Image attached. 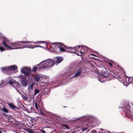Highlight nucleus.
I'll use <instances>...</instances> for the list:
<instances>
[{
    "label": "nucleus",
    "instance_id": "23",
    "mask_svg": "<svg viewBox=\"0 0 133 133\" xmlns=\"http://www.w3.org/2000/svg\"><path fill=\"white\" fill-rule=\"evenodd\" d=\"M39 92V90L37 89H36L35 90V92L34 93L35 95H36Z\"/></svg>",
    "mask_w": 133,
    "mask_h": 133
},
{
    "label": "nucleus",
    "instance_id": "18",
    "mask_svg": "<svg viewBox=\"0 0 133 133\" xmlns=\"http://www.w3.org/2000/svg\"><path fill=\"white\" fill-rule=\"evenodd\" d=\"M108 73V75H111L112 76H113V75H116V74H115V72L113 71H110Z\"/></svg>",
    "mask_w": 133,
    "mask_h": 133
},
{
    "label": "nucleus",
    "instance_id": "33",
    "mask_svg": "<svg viewBox=\"0 0 133 133\" xmlns=\"http://www.w3.org/2000/svg\"><path fill=\"white\" fill-rule=\"evenodd\" d=\"M41 131L43 133H46V132L44 130L42 129L41 130Z\"/></svg>",
    "mask_w": 133,
    "mask_h": 133
},
{
    "label": "nucleus",
    "instance_id": "38",
    "mask_svg": "<svg viewBox=\"0 0 133 133\" xmlns=\"http://www.w3.org/2000/svg\"><path fill=\"white\" fill-rule=\"evenodd\" d=\"M60 132L61 133H64V132H62V131H61Z\"/></svg>",
    "mask_w": 133,
    "mask_h": 133
},
{
    "label": "nucleus",
    "instance_id": "40",
    "mask_svg": "<svg viewBox=\"0 0 133 133\" xmlns=\"http://www.w3.org/2000/svg\"><path fill=\"white\" fill-rule=\"evenodd\" d=\"M101 130H102V131H103V130L102 129H101Z\"/></svg>",
    "mask_w": 133,
    "mask_h": 133
},
{
    "label": "nucleus",
    "instance_id": "24",
    "mask_svg": "<svg viewBox=\"0 0 133 133\" xmlns=\"http://www.w3.org/2000/svg\"><path fill=\"white\" fill-rule=\"evenodd\" d=\"M37 69H38L37 67H34L32 69V71L33 72H35Z\"/></svg>",
    "mask_w": 133,
    "mask_h": 133
},
{
    "label": "nucleus",
    "instance_id": "11",
    "mask_svg": "<svg viewBox=\"0 0 133 133\" xmlns=\"http://www.w3.org/2000/svg\"><path fill=\"white\" fill-rule=\"evenodd\" d=\"M63 59L62 57H57L54 59L55 60V63H61L63 60Z\"/></svg>",
    "mask_w": 133,
    "mask_h": 133
},
{
    "label": "nucleus",
    "instance_id": "36",
    "mask_svg": "<svg viewBox=\"0 0 133 133\" xmlns=\"http://www.w3.org/2000/svg\"><path fill=\"white\" fill-rule=\"evenodd\" d=\"M109 61H111L112 63H114V62L110 60H109Z\"/></svg>",
    "mask_w": 133,
    "mask_h": 133
},
{
    "label": "nucleus",
    "instance_id": "19",
    "mask_svg": "<svg viewBox=\"0 0 133 133\" xmlns=\"http://www.w3.org/2000/svg\"><path fill=\"white\" fill-rule=\"evenodd\" d=\"M26 131V132L29 133H34L32 129L29 128L27 129Z\"/></svg>",
    "mask_w": 133,
    "mask_h": 133
},
{
    "label": "nucleus",
    "instance_id": "29",
    "mask_svg": "<svg viewBox=\"0 0 133 133\" xmlns=\"http://www.w3.org/2000/svg\"><path fill=\"white\" fill-rule=\"evenodd\" d=\"M35 107L36 108V109L37 110H38V107L37 104V103H35Z\"/></svg>",
    "mask_w": 133,
    "mask_h": 133
},
{
    "label": "nucleus",
    "instance_id": "27",
    "mask_svg": "<svg viewBox=\"0 0 133 133\" xmlns=\"http://www.w3.org/2000/svg\"><path fill=\"white\" fill-rule=\"evenodd\" d=\"M5 48L3 47H0V50L2 52V51L5 50Z\"/></svg>",
    "mask_w": 133,
    "mask_h": 133
},
{
    "label": "nucleus",
    "instance_id": "1",
    "mask_svg": "<svg viewBox=\"0 0 133 133\" xmlns=\"http://www.w3.org/2000/svg\"><path fill=\"white\" fill-rule=\"evenodd\" d=\"M34 43H37L38 44L43 43L46 45L47 42L44 41H39L35 42H30L25 41H18L16 42L11 43H10V44L12 46V47L10 46L7 44L6 41L5 40H3L2 43L5 46L8 48V50L22 49L25 48H34L37 47H42L39 45H36L34 44Z\"/></svg>",
    "mask_w": 133,
    "mask_h": 133
},
{
    "label": "nucleus",
    "instance_id": "42",
    "mask_svg": "<svg viewBox=\"0 0 133 133\" xmlns=\"http://www.w3.org/2000/svg\"><path fill=\"white\" fill-rule=\"evenodd\" d=\"M0 133H2V132L1 131H0Z\"/></svg>",
    "mask_w": 133,
    "mask_h": 133
},
{
    "label": "nucleus",
    "instance_id": "2",
    "mask_svg": "<svg viewBox=\"0 0 133 133\" xmlns=\"http://www.w3.org/2000/svg\"><path fill=\"white\" fill-rule=\"evenodd\" d=\"M117 76V78L119 81H122L125 83L129 84L133 82V77H124L125 75L124 74L123 75H118Z\"/></svg>",
    "mask_w": 133,
    "mask_h": 133
},
{
    "label": "nucleus",
    "instance_id": "10",
    "mask_svg": "<svg viewBox=\"0 0 133 133\" xmlns=\"http://www.w3.org/2000/svg\"><path fill=\"white\" fill-rule=\"evenodd\" d=\"M84 49L85 50H86L85 48H81L80 49L81 51L79 50V51H77L76 50L75 54L77 55L81 56L83 54V53L84 52Z\"/></svg>",
    "mask_w": 133,
    "mask_h": 133
},
{
    "label": "nucleus",
    "instance_id": "12",
    "mask_svg": "<svg viewBox=\"0 0 133 133\" xmlns=\"http://www.w3.org/2000/svg\"><path fill=\"white\" fill-rule=\"evenodd\" d=\"M22 85L24 87L26 86L27 85V82L25 79H23L21 81Z\"/></svg>",
    "mask_w": 133,
    "mask_h": 133
},
{
    "label": "nucleus",
    "instance_id": "41",
    "mask_svg": "<svg viewBox=\"0 0 133 133\" xmlns=\"http://www.w3.org/2000/svg\"><path fill=\"white\" fill-rule=\"evenodd\" d=\"M50 129L49 128L48 129V130H49Z\"/></svg>",
    "mask_w": 133,
    "mask_h": 133
},
{
    "label": "nucleus",
    "instance_id": "3",
    "mask_svg": "<svg viewBox=\"0 0 133 133\" xmlns=\"http://www.w3.org/2000/svg\"><path fill=\"white\" fill-rule=\"evenodd\" d=\"M17 69V67L15 65L1 68L3 72L4 73L9 75L12 74L14 73V71Z\"/></svg>",
    "mask_w": 133,
    "mask_h": 133
},
{
    "label": "nucleus",
    "instance_id": "6",
    "mask_svg": "<svg viewBox=\"0 0 133 133\" xmlns=\"http://www.w3.org/2000/svg\"><path fill=\"white\" fill-rule=\"evenodd\" d=\"M83 69L81 67H77L75 69L74 72L75 73L74 77H77L80 75L82 72Z\"/></svg>",
    "mask_w": 133,
    "mask_h": 133
},
{
    "label": "nucleus",
    "instance_id": "43",
    "mask_svg": "<svg viewBox=\"0 0 133 133\" xmlns=\"http://www.w3.org/2000/svg\"><path fill=\"white\" fill-rule=\"evenodd\" d=\"M23 39H24V38Z\"/></svg>",
    "mask_w": 133,
    "mask_h": 133
},
{
    "label": "nucleus",
    "instance_id": "34",
    "mask_svg": "<svg viewBox=\"0 0 133 133\" xmlns=\"http://www.w3.org/2000/svg\"><path fill=\"white\" fill-rule=\"evenodd\" d=\"M24 97V98L25 99L27 100L28 99V98L27 97H26V96H25Z\"/></svg>",
    "mask_w": 133,
    "mask_h": 133
},
{
    "label": "nucleus",
    "instance_id": "20",
    "mask_svg": "<svg viewBox=\"0 0 133 133\" xmlns=\"http://www.w3.org/2000/svg\"><path fill=\"white\" fill-rule=\"evenodd\" d=\"M130 105L128 104L127 105V106L126 107V109L127 110L128 112H130Z\"/></svg>",
    "mask_w": 133,
    "mask_h": 133
},
{
    "label": "nucleus",
    "instance_id": "25",
    "mask_svg": "<svg viewBox=\"0 0 133 133\" xmlns=\"http://www.w3.org/2000/svg\"><path fill=\"white\" fill-rule=\"evenodd\" d=\"M108 63L109 67L111 68L113 67V66L112 63L110 62H108Z\"/></svg>",
    "mask_w": 133,
    "mask_h": 133
},
{
    "label": "nucleus",
    "instance_id": "8",
    "mask_svg": "<svg viewBox=\"0 0 133 133\" xmlns=\"http://www.w3.org/2000/svg\"><path fill=\"white\" fill-rule=\"evenodd\" d=\"M101 74L104 77L107 78L108 76V73L107 69L104 67L102 68L100 70Z\"/></svg>",
    "mask_w": 133,
    "mask_h": 133
},
{
    "label": "nucleus",
    "instance_id": "30",
    "mask_svg": "<svg viewBox=\"0 0 133 133\" xmlns=\"http://www.w3.org/2000/svg\"><path fill=\"white\" fill-rule=\"evenodd\" d=\"M91 56H93L95 57H96V56L94 54H91L90 55H89V57L90 58H92V57H91ZM92 58H93V57H92Z\"/></svg>",
    "mask_w": 133,
    "mask_h": 133
},
{
    "label": "nucleus",
    "instance_id": "31",
    "mask_svg": "<svg viewBox=\"0 0 133 133\" xmlns=\"http://www.w3.org/2000/svg\"><path fill=\"white\" fill-rule=\"evenodd\" d=\"M88 129V128H83L82 129V131H84L85 130H87V129Z\"/></svg>",
    "mask_w": 133,
    "mask_h": 133
},
{
    "label": "nucleus",
    "instance_id": "9",
    "mask_svg": "<svg viewBox=\"0 0 133 133\" xmlns=\"http://www.w3.org/2000/svg\"><path fill=\"white\" fill-rule=\"evenodd\" d=\"M36 66L37 67L38 69L40 70L44 68H46L45 66V64L44 61H43L39 64L37 65Z\"/></svg>",
    "mask_w": 133,
    "mask_h": 133
},
{
    "label": "nucleus",
    "instance_id": "35",
    "mask_svg": "<svg viewBox=\"0 0 133 133\" xmlns=\"http://www.w3.org/2000/svg\"><path fill=\"white\" fill-rule=\"evenodd\" d=\"M52 131H47V132L46 133H50Z\"/></svg>",
    "mask_w": 133,
    "mask_h": 133
},
{
    "label": "nucleus",
    "instance_id": "7",
    "mask_svg": "<svg viewBox=\"0 0 133 133\" xmlns=\"http://www.w3.org/2000/svg\"><path fill=\"white\" fill-rule=\"evenodd\" d=\"M21 72L25 75L29 76L31 72V69L29 68H24L21 70Z\"/></svg>",
    "mask_w": 133,
    "mask_h": 133
},
{
    "label": "nucleus",
    "instance_id": "15",
    "mask_svg": "<svg viewBox=\"0 0 133 133\" xmlns=\"http://www.w3.org/2000/svg\"><path fill=\"white\" fill-rule=\"evenodd\" d=\"M65 48L66 49H68L67 50H66V52L71 53V47H67L66 46H65Z\"/></svg>",
    "mask_w": 133,
    "mask_h": 133
},
{
    "label": "nucleus",
    "instance_id": "37",
    "mask_svg": "<svg viewBox=\"0 0 133 133\" xmlns=\"http://www.w3.org/2000/svg\"><path fill=\"white\" fill-rule=\"evenodd\" d=\"M4 115V116H6V115H5V113H4L2 115Z\"/></svg>",
    "mask_w": 133,
    "mask_h": 133
},
{
    "label": "nucleus",
    "instance_id": "17",
    "mask_svg": "<svg viewBox=\"0 0 133 133\" xmlns=\"http://www.w3.org/2000/svg\"><path fill=\"white\" fill-rule=\"evenodd\" d=\"M2 110L4 112L6 113L8 112V110L7 109L5 108L4 106H3V109H2Z\"/></svg>",
    "mask_w": 133,
    "mask_h": 133
},
{
    "label": "nucleus",
    "instance_id": "14",
    "mask_svg": "<svg viewBox=\"0 0 133 133\" xmlns=\"http://www.w3.org/2000/svg\"><path fill=\"white\" fill-rule=\"evenodd\" d=\"M71 53L75 54L76 51V47L71 48Z\"/></svg>",
    "mask_w": 133,
    "mask_h": 133
},
{
    "label": "nucleus",
    "instance_id": "39",
    "mask_svg": "<svg viewBox=\"0 0 133 133\" xmlns=\"http://www.w3.org/2000/svg\"><path fill=\"white\" fill-rule=\"evenodd\" d=\"M2 84V83H1V84H0V85H1Z\"/></svg>",
    "mask_w": 133,
    "mask_h": 133
},
{
    "label": "nucleus",
    "instance_id": "4",
    "mask_svg": "<svg viewBox=\"0 0 133 133\" xmlns=\"http://www.w3.org/2000/svg\"><path fill=\"white\" fill-rule=\"evenodd\" d=\"M51 45H55V47L57 48V49H59L60 51H65L66 50L65 49L61 47L62 46H65L63 43H61L54 42L51 43Z\"/></svg>",
    "mask_w": 133,
    "mask_h": 133
},
{
    "label": "nucleus",
    "instance_id": "28",
    "mask_svg": "<svg viewBox=\"0 0 133 133\" xmlns=\"http://www.w3.org/2000/svg\"><path fill=\"white\" fill-rule=\"evenodd\" d=\"M63 125L64 127H65L67 129H69V127L67 125H66V124H64V125Z\"/></svg>",
    "mask_w": 133,
    "mask_h": 133
},
{
    "label": "nucleus",
    "instance_id": "13",
    "mask_svg": "<svg viewBox=\"0 0 133 133\" xmlns=\"http://www.w3.org/2000/svg\"><path fill=\"white\" fill-rule=\"evenodd\" d=\"M10 108L12 109H14L16 108H17V107H16V106L12 103H9L8 104Z\"/></svg>",
    "mask_w": 133,
    "mask_h": 133
},
{
    "label": "nucleus",
    "instance_id": "32",
    "mask_svg": "<svg viewBox=\"0 0 133 133\" xmlns=\"http://www.w3.org/2000/svg\"><path fill=\"white\" fill-rule=\"evenodd\" d=\"M74 47H76V50L77 51V50L78 49H79L80 47V46H75Z\"/></svg>",
    "mask_w": 133,
    "mask_h": 133
},
{
    "label": "nucleus",
    "instance_id": "5",
    "mask_svg": "<svg viewBox=\"0 0 133 133\" xmlns=\"http://www.w3.org/2000/svg\"><path fill=\"white\" fill-rule=\"evenodd\" d=\"M55 61L54 59L52 60L50 59L44 61L46 68L52 67L55 64Z\"/></svg>",
    "mask_w": 133,
    "mask_h": 133
},
{
    "label": "nucleus",
    "instance_id": "26",
    "mask_svg": "<svg viewBox=\"0 0 133 133\" xmlns=\"http://www.w3.org/2000/svg\"><path fill=\"white\" fill-rule=\"evenodd\" d=\"M23 110L25 111H27L29 113L28 111H29V109L27 108L26 107H23Z\"/></svg>",
    "mask_w": 133,
    "mask_h": 133
},
{
    "label": "nucleus",
    "instance_id": "21",
    "mask_svg": "<svg viewBox=\"0 0 133 133\" xmlns=\"http://www.w3.org/2000/svg\"><path fill=\"white\" fill-rule=\"evenodd\" d=\"M35 78L36 80V81L37 82H38L40 80V77L39 76H36L35 77Z\"/></svg>",
    "mask_w": 133,
    "mask_h": 133
},
{
    "label": "nucleus",
    "instance_id": "22",
    "mask_svg": "<svg viewBox=\"0 0 133 133\" xmlns=\"http://www.w3.org/2000/svg\"><path fill=\"white\" fill-rule=\"evenodd\" d=\"M33 85L32 84L31 85H30L28 88V89H33Z\"/></svg>",
    "mask_w": 133,
    "mask_h": 133
},
{
    "label": "nucleus",
    "instance_id": "44",
    "mask_svg": "<svg viewBox=\"0 0 133 133\" xmlns=\"http://www.w3.org/2000/svg\"><path fill=\"white\" fill-rule=\"evenodd\" d=\"M64 107L65 108L66 107V106H65Z\"/></svg>",
    "mask_w": 133,
    "mask_h": 133
},
{
    "label": "nucleus",
    "instance_id": "16",
    "mask_svg": "<svg viewBox=\"0 0 133 133\" xmlns=\"http://www.w3.org/2000/svg\"><path fill=\"white\" fill-rule=\"evenodd\" d=\"M35 110V109L33 107H31L30 109H29V111H28L29 113H31L32 112H33Z\"/></svg>",
    "mask_w": 133,
    "mask_h": 133
}]
</instances>
